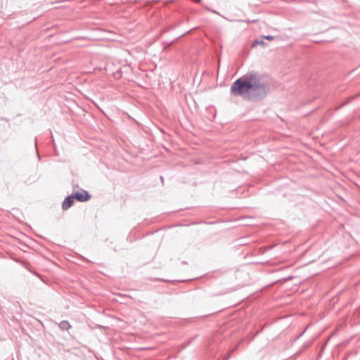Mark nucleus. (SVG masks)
Instances as JSON below:
<instances>
[{
  "label": "nucleus",
  "instance_id": "obj_1",
  "mask_svg": "<svg viewBox=\"0 0 360 360\" xmlns=\"http://www.w3.org/2000/svg\"><path fill=\"white\" fill-rule=\"evenodd\" d=\"M268 84L264 76L251 71L233 82L230 93L234 96H241L249 101H260L268 94Z\"/></svg>",
  "mask_w": 360,
  "mask_h": 360
},
{
  "label": "nucleus",
  "instance_id": "obj_2",
  "mask_svg": "<svg viewBox=\"0 0 360 360\" xmlns=\"http://www.w3.org/2000/svg\"><path fill=\"white\" fill-rule=\"evenodd\" d=\"M72 195L75 199L81 202H86L91 198V195L85 190H82V192H77Z\"/></svg>",
  "mask_w": 360,
  "mask_h": 360
},
{
  "label": "nucleus",
  "instance_id": "obj_3",
  "mask_svg": "<svg viewBox=\"0 0 360 360\" xmlns=\"http://www.w3.org/2000/svg\"><path fill=\"white\" fill-rule=\"evenodd\" d=\"M75 198L73 195L67 196L63 202L62 208L63 210H68L73 204Z\"/></svg>",
  "mask_w": 360,
  "mask_h": 360
},
{
  "label": "nucleus",
  "instance_id": "obj_4",
  "mask_svg": "<svg viewBox=\"0 0 360 360\" xmlns=\"http://www.w3.org/2000/svg\"><path fill=\"white\" fill-rule=\"evenodd\" d=\"M60 326L63 329H68L70 328V325L68 321H62L60 324Z\"/></svg>",
  "mask_w": 360,
  "mask_h": 360
},
{
  "label": "nucleus",
  "instance_id": "obj_5",
  "mask_svg": "<svg viewBox=\"0 0 360 360\" xmlns=\"http://www.w3.org/2000/svg\"><path fill=\"white\" fill-rule=\"evenodd\" d=\"M256 44L264 45V42L263 40L256 39L255 42L252 44V46H255Z\"/></svg>",
  "mask_w": 360,
  "mask_h": 360
},
{
  "label": "nucleus",
  "instance_id": "obj_6",
  "mask_svg": "<svg viewBox=\"0 0 360 360\" xmlns=\"http://www.w3.org/2000/svg\"><path fill=\"white\" fill-rule=\"evenodd\" d=\"M264 39H267V40H273L274 39V37L271 36V35H266V36H264Z\"/></svg>",
  "mask_w": 360,
  "mask_h": 360
},
{
  "label": "nucleus",
  "instance_id": "obj_7",
  "mask_svg": "<svg viewBox=\"0 0 360 360\" xmlns=\"http://www.w3.org/2000/svg\"><path fill=\"white\" fill-rule=\"evenodd\" d=\"M200 0H195V1H196V2H198H198H200Z\"/></svg>",
  "mask_w": 360,
  "mask_h": 360
}]
</instances>
